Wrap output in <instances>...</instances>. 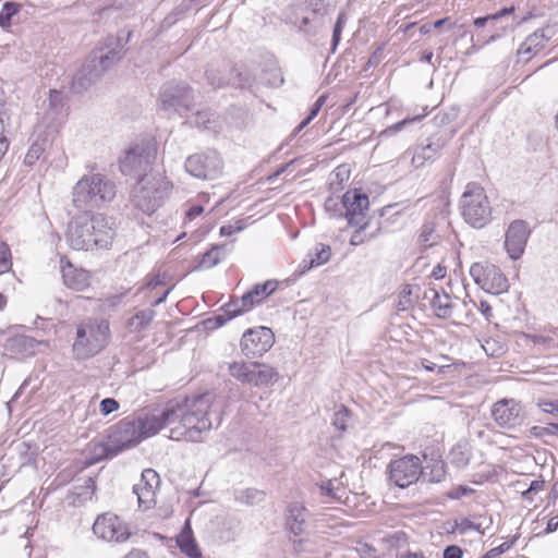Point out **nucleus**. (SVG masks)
<instances>
[{
    "mask_svg": "<svg viewBox=\"0 0 558 558\" xmlns=\"http://www.w3.org/2000/svg\"><path fill=\"white\" fill-rule=\"evenodd\" d=\"M105 342V330L99 324L80 326L73 343V353L76 359L84 360L98 353Z\"/></svg>",
    "mask_w": 558,
    "mask_h": 558,
    "instance_id": "obj_14",
    "label": "nucleus"
},
{
    "mask_svg": "<svg viewBox=\"0 0 558 558\" xmlns=\"http://www.w3.org/2000/svg\"><path fill=\"white\" fill-rule=\"evenodd\" d=\"M490 412L498 427L505 429H514L524 420L523 407L514 399L505 398L496 401Z\"/></svg>",
    "mask_w": 558,
    "mask_h": 558,
    "instance_id": "obj_17",
    "label": "nucleus"
},
{
    "mask_svg": "<svg viewBox=\"0 0 558 558\" xmlns=\"http://www.w3.org/2000/svg\"><path fill=\"white\" fill-rule=\"evenodd\" d=\"M306 3L313 15L325 16L335 9L337 0H306Z\"/></svg>",
    "mask_w": 558,
    "mask_h": 558,
    "instance_id": "obj_36",
    "label": "nucleus"
},
{
    "mask_svg": "<svg viewBox=\"0 0 558 558\" xmlns=\"http://www.w3.org/2000/svg\"><path fill=\"white\" fill-rule=\"evenodd\" d=\"M228 373L241 385L256 388L271 387L280 379L276 367L257 361L228 363Z\"/></svg>",
    "mask_w": 558,
    "mask_h": 558,
    "instance_id": "obj_4",
    "label": "nucleus"
},
{
    "mask_svg": "<svg viewBox=\"0 0 558 558\" xmlns=\"http://www.w3.org/2000/svg\"><path fill=\"white\" fill-rule=\"evenodd\" d=\"M324 206L326 211L330 213L333 217L344 218V215L342 214L344 211L343 196L341 197V199H339L338 197L329 196L325 201Z\"/></svg>",
    "mask_w": 558,
    "mask_h": 558,
    "instance_id": "obj_44",
    "label": "nucleus"
},
{
    "mask_svg": "<svg viewBox=\"0 0 558 558\" xmlns=\"http://www.w3.org/2000/svg\"><path fill=\"white\" fill-rule=\"evenodd\" d=\"M326 98H327V96L322 95L313 104V106L311 107L310 113L307 116L311 120H313L319 113L322 107L324 106V104L326 101Z\"/></svg>",
    "mask_w": 558,
    "mask_h": 558,
    "instance_id": "obj_59",
    "label": "nucleus"
},
{
    "mask_svg": "<svg viewBox=\"0 0 558 558\" xmlns=\"http://www.w3.org/2000/svg\"><path fill=\"white\" fill-rule=\"evenodd\" d=\"M319 489H320V494L323 496H327V497H330L332 499H337L339 500L340 497L338 496L337 494V490L335 489L333 487V483L331 480H328L326 482H323L320 485H319Z\"/></svg>",
    "mask_w": 558,
    "mask_h": 558,
    "instance_id": "obj_54",
    "label": "nucleus"
},
{
    "mask_svg": "<svg viewBox=\"0 0 558 558\" xmlns=\"http://www.w3.org/2000/svg\"><path fill=\"white\" fill-rule=\"evenodd\" d=\"M39 342L33 337L17 335L7 340V348L11 352L24 355H33Z\"/></svg>",
    "mask_w": 558,
    "mask_h": 558,
    "instance_id": "obj_27",
    "label": "nucleus"
},
{
    "mask_svg": "<svg viewBox=\"0 0 558 558\" xmlns=\"http://www.w3.org/2000/svg\"><path fill=\"white\" fill-rule=\"evenodd\" d=\"M463 550L461 547L457 545H449L445 548L442 553V558H462Z\"/></svg>",
    "mask_w": 558,
    "mask_h": 558,
    "instance_id": "obj_56",
    "label": "nucleus"
},
{
    "mask_svg": "<svg viewBox=\"0 0 558 558\" xmlns=\"http://www.w3.org/2000/svg\"><path fill=\"white\" fill-rule=\"evenodd\" d=\"M262 82L270 87H280L284 78L280 69L276 65H271L264 71Z\"/></svg>",
    "mask_w": 558,
    "mask_h": 558,
    "instance_id": "obj_40",
    "label": "nucleus"
},
{
    "mask_svg": "<svg viewBox=\"0 0 558 558\" xmlns=\"http://www.w3.org/2000/svg\"><path fill=\"white\" fill-rule=\"evenodd\" d=\"M323 17L324 16H317V15H314V17H310L307 15H302L300 19V24L298 26V31L307 37L316 36L322 26Z\"/></svg>",
    "mask_w": 558,
    "mask_h": 558,
    "instance_id": "obj_33",
    "label": "nucleus"
},
{
    "mask_svg": "<svg viewBox=\"0 0 558 558\" xmlns=\"http://www.w3.org/2000/svg\"><path fill=\"white\" fill-rule=\"evenodd\" d=\"M241 299L231 300L223 306V314L230 320L245 312L251 311V308H242Z\"/></svg>",
    "mask_w": 558,
    "mask_h": 558,
    "instance_id": "obj_47",
    "label": "nucleus"
},
{
    "mask_svg": "<svg viewBox=\"0 0 558 558\" xmlns=\"http://www.w3.org/2000/svg\"><path fill=\"white\" fill-rule=\"evenodd\" d=\"M433 293L430 300V306L435 311L437 317L446 319L452 315V303L449 294L442 293L440 294L438 291L430 289Z\"/></svg>",
    "mask_w": 558,
    "mask_h": 558,
    "instance_id": "obj_30",
    "label": "nucleus"
},
{
    "mask_svg": "<svg viewBox=\"0 0 558 558\" xmlns=\"http://www.w3.org/2000/svg\"><path fill=\"white\" fill-rule=\"evenodd\" d=\"M213 395L203 393L182 399H173L175 411L174 427L170 428L169 437L179 440L201 441L202 433L211 429L214 423H220V411L213 405Z\"/></svg>",
    "mask_w": 558,
    "mask_h": 558,
    "instance_id": "obj_1",
    "label": "nucleus"
},
{
    "mask_svg": "<svg viewBox=\"0 0 558 558\" xmlns=\"http://www.w3.org/2000/svg\"><path fill=\"white\" fill-rule=\"evenodd\" d=\"M143 439L135 420H123L109 428L107 434V459L137 445Z\"/></svg>",
    "mask_w": 558,
    "mask_h": 558,
    "instance_id": "obj_11",
    "label": "nucleus"
},
{
    "mask_svg": "<svg viewBox=\"0 0 558 558\" xmlns=\"http://www.w3.org/2000/svg\"><path fill=\"white\" fill-rule=\"evenodd\" d=\"M159 104L163 111L183 116L193 108V90L184 82H167L160 88Z\"/></svg>",
    "mask_w": 558,
    "mask_h": 558,
    "instance_id": "obj_8",
    "label": "nucleus"
},
{
    "mask_svg": "<svg viewBox=\"0 0 558 558\" xmlns=\"http://www.w3.org/2000/svg\"><path fill=\"white\" fill-rule=\"evenodd\" d=\"M530 436L534 438H542L545 436H553L550 423L547 426L534 425L529 429Z\"/></svg>",
    "mask_w": 558,
    "mask_h": 558,
    "instance_id": "obj_55",
    "label": "nucleus"
},
{
    "mask_svg": "<svg viewBox=\"0 0 558 558\" xmlns=\"http://www.w3.org/2000/svg\"><path fill=\"white\" fill-rule=\"evenodd\" d=\"M457 529L458 531L461 533V534H464L465 532L470 531V530H474V531H477L480 533H484L482 530H481V524H477L473 521H471L470 519L468 518H463L460 523H457Z\"/></svg>",
    "mask_w": 558,
    "mask_h": 558,
    "instance_id": "obj_51",
    "label": "nucleus"
},
{
    "mask_svg": "<svg viewBox=\"0 0 558 558\" xmlns=\"http://www.w3.org/2000/svg\"><path fill=\"white\" fill-rule=\"evenodd\" d=\"M307 517L308 510L303 504L299 501L290 502L286 512V526L289 532L294 536L302 535L306 529Z\"/></svg>",
    "mask_w": 558,
    "mask_h": 558,
    "instance_id": "obj_22",
    "label": "nucleus"
},
{
    "mask_svg": "<svg viewBox=\"0 0 558 558\" xmlns=\"http://www.w3.org/2000/svg\"><path fill=\"white\" fill-rule=\"evenodd\" d=\"M155 311L144 310L129 319V326L133 331H141L145 329L154 319Z\"/></svg>",
    "mask_w": 558,
    "mask_h": 558,
    "instance_id": "obj_35",
    "label": "nucleus"
},
{
    "mask_svg": "<svg viewBox=\"0 0 558 558\" xmlns=\"http://www.w3.org/2000/svg\"><path fill=\"white\" fill-rule=\"evenodd\" d=\"M331 257V248L329 245L317 243L314 252H310L305 259L300 264L301 274L313 267H318L327 263Z\"/></svg>",
    "mask_w": 558,
    "mask_h": 558,
    "instance_id": "obj_25",
    "label": "nucleus"
},
{
    "mask_svg": "<svg viewBox=\"0 0 558 558\" xmlns=\"http://www.w3.org/2000/svg\"><path fill=\"white\" fill-rule=\"evenodd\" d=\"M131 32H128L126 34L122 32L121 35H118L117 37H107V63H113L123 58L126 51L125 45L128 44Z\"/></svg>",
    "mask_w": 558,
    "mask_h": 558,
    "instance_id": "obj_26",
    "label": "nucleus"
},
{
    "mask_svg": "<svg viewBox=\"0 0 558 558\" xmlns=\"http://www.w3.org/2000/svg\"><path fill=\"white\" fill-rule=\"evenodd\" d=\"M513 12H514V7L513 5H511L509 8H504V9L499 10L498 12H496L494 14H488V15H485V16L476 17L473 21V24H474L475 27L481 28V27L486 26L488 24V22H498L502 17H505L506 15H509V14H511Z\"/></svg>",
    "mask_w": 558,
    "mask_h": 558,
    "instance_id": "obj_41",
    "label": "nucleus"
},
{
    "mask_svg": "<svg viewBox=\"0 0 558 558\" xmlns=\"http://www.w3.org/2000/svg\"><path fill=\"white\" fill-rule=\"evenodd\" d=\"M470 275L474 282L487 293L501 294L508 291V279L499 267L489 262L473 263Z\"/></svg>",
    "mask_w": 558,
    "mask_h": 558,
    "instance_id": "obj_10",
    "label": "nucleus"
},
{
    "mask_svg": "<svg viewBox=\"0 0 558 558\" xmlns=\"http://www.w3.org/2000/svg\"><path fill=\"white\" fill-rule=\"evenodd\" d=\"M487 25H489V28L494 32L486 40L487 44L499 39L508 27V24H504L501 20L498 22H488Z\"/></svg>",
    "mask_w": 558,
    "mask_h": 558,
    "instance_id": "obj_49",
    "label": "nucleus"
},
{
    "mask_svg": "<svg viewBox=\"0 0 558 558\" xmlns=\"http://www.w3.org/2000/svg\"><path fill=\"white\" fill-rule=\"evenodd\" d=\"M177 544L181 551L189 558H201V551L197 547L189 522L185 523L183 530L177 537Z\"/></svg>",
    "mask_w": 558,
    "mask_h": 558,
    "instance_id": "obj_29",
    "label": "nucleus"
},
{
    "mask_svg": "<svg viewBox=\"0 0 558 558\" xmlns=\"http://www.w3.org/2000/svg\"><path fill=\"white\" fill-rule=\"evenodd\" d=\"M105 236V217L101 213L92 215L89 221L78 225L71 223L68 241L72 248L89 251L98 246Z\"/></svg>",
    "mask_w": 558,
    "mask_h": 558,
    "instance_id": "obj_7",
    "label": "nucleus"
},
{
    "mask_svg": "<svg viewBox=\"0 0 558 558\" xmlns=\"http://www.w3.org/2000/svg\"><path fill=\"white\" fill-rule=\"evenodd\" d=\"M344 198V218L350 226L365 222V213L369 207V199L366 193L360 190H349L343 194Z\"/></svg>",
    "mask_w": 558,
    "mask_h": 558,
    "instance_id": "obj_18",
    "label": "nucleus"
},
{
    "mask_svg": "<svg viewBox=\"0 0 558 558\" xmlns=\"http://www.w3.org/2000/svg\"><path fill=\"white\" fill-rule=\"evenodd\" d=\"M85 174L73 187V205L85 213L101 209L105 203V179L97 165L88 166Z\"/></svg>",
    "mask_w": 558,
    "mask_h": 558,
    "instance_id": "obj_3",
    "label": "nucleus"
},
{
    "mask_svg": "<svg viewBox=\"0 0 558 558\" xmlns=\"http://www.w3.org/2000/svg\"><path fill=\"white\" fill-rule=\"evenodd\" d=\"M93 533L100 539H105V513L97 515L93 526Z\"/></svg>",
    "mask_w": 558,
    "mask_h": 558,
    "instance_id": "obj_53",
    "label": "nucleus"
},
{
    "mask_svg": "<svg viewBox=\"0 0 558 558\" xmlns=\"http://www.w3.org/2000/svg\"><path fill=\"white\" fill-rule=\"evenodd\" d=\"M143 482L148 485V488L134 485L133 492L137 496L138 507L147 510L155 504V489L158 487L160 478L155 470L146 469L143 471Z\"/></svg>",
    "mask_w": 558,
    "mask_h": 558,
    "instance_id": "obj_20",
    "label": "nucleus"
},
{
    "mask_svg": "<svg viewBox=\"0 0 558 558\" xmlns=\"http://www.w3.org/2000/svg\"><path fill=\"white\" fill-rule=\"evenodd\" d=\"M169 189L170 182L166 178L158 172L149 171L133 186L132 202L137 209L150 216L163 204Z\"/></svg>",
    "mask_w": 558,
    "mask_h": 558,
    "instance_id": "obj_2",
    "label": "nucleus"
},
{
    "mask_svg": "<svg viewBox=\"0 0 558 558\" xmlns=\"http://www.w3.org/2000/svg\"><path fill=\"white\" fill-rule=\"evenodd\" d=\"M44 151H45V147H44L43 143H39V142L33 143L27 150V154L24 158V162L28 166H32L39 159V157L43 155Z\"/></svg>",
    "mask_w": 558,
    "mask_h": 558,
    "instance_id": "obj_48",
    "label": "nucleus"
},
{
    "mask_svg": "<svg viewBox=\"0 0 558 558\" xmlns=\"http://www.w3.org/2000/svg\"><path fill=\"white\" fill-rule=\"evenodd\" d=\"M347 22V15L345 13L341 12L339 13L337 21L335 23L333 29H332V38L330 44V52L335 53L337 50V47L341 40V33L343 31V27Z\"/></svg>",
    "mask_w": 558,
    "mask_h": 558,
    "instance_id": "obj_43",
    "label": "nucleus"
},
{
    "mask_svg": "<svg viewBox=\"0 0 558 558\" xmlns=\"http://www.w3.org/2000/svg\"><path fill=\"white\" fill-rule=\"evenodd\" d=\"M49 108L53 113V120L65 114V102L61 92L51 89L49 92Z\"/></svg>",
    "mask_w": 558,
    "mask_h": 558,
    "instance_id": "obj_38",
    "label": "nucleus"
},
{
    "mask_svg": "<svg viewBox=\"0 0 558 558\" xmlns=\"http://www.w3.org/2000/svg\"><path fill=\"white\" fill-rule=\"evenodd\" d=\"M222 248L223 245H214L210 250L206 251L202 256L198 267L209 269L218 265L222 258Z\"/></svg>",
    "mask_w": 558,
    "mask_h": 558,
    "instance_id": "obj_37",
    "label": "nucleus"
},
{
    "mask_svg": "<svg viewBox=\"0 0 558 558\" xmlns=\"http://www.w3.org/2000/svg\"><path fill=\"white\" fill-rule=\"evenodd\" d=\"M447 144V137L434 135L427 138V143L417 147L412 157V163L415 168H421L426 161H434Z\"/></svg>",
    "mask_w": 558,
    "mask_h": 558,
    "instance_id": "obj_21",
    "label": "nucleus"
},
{
    "mask_svg": "<svg viewBox=\"0 0 558 558\" xmlns=\"http://www.w3.org/2000/svg\"><path fill=\"white\" fill-rule=\"evenodd\" d=\"M105 72V53L101 49L93 51L83 66L74 75L71 90L82 94L87 90Z\"/></svg>",
    "mask_w": 558,
    "mask_h": 558,
    "instance_id": "obj_15",
    "label": "nucleus"
},
{
    "mask_svg": "<svg viewBox=\"0 0 558 558\" xmlns=\"http://www.w3.org/2000/svg\"><path fill=\"white\" fill-rule=\"evenodd\" d=\"M525 337L535 344H549L553 342L551 337H545L541 335H525Z\"/></svg>",
    "mask_w": 558,
    "mask_h": 558,
    "instance_id": "obj_62",
    "label": "nucleus"
},
{
    "mask_svg": "<svg viewBox=\"0 0 558 558\" xmlns=\"http://www.w3.org/2000/svg\"><path fill=\"white\" fill-rule=\"evenodd\" d=\"M383 52H384V48L383 47H378L373 53L372 56L369 57L366 65L367 66H376L381 58H383Z\"/></svg>",
    "mask_w": 558,
    "mask_h": 558,
    "instance_id": "obj_61",
    "label": "nucleus"
},
{
    "mask_svg": "<svg viewBox=\"0 0 558 558\" xmlns=\"http://www.w3.org/2000/svg\"><path fill=\"white\" fill-rule=\"evenodd\" d=\"M275 336L268 327H257L247 329L240 340L242 354L248 359L260 357L274 345Z\"/></svg>",
    "mask_w": 558,
    "mask_h": 558,
    "instance_id": "obj_16",
    "label": "nucleus"
},
{
    "mask_svg": "<svg viewBox=\"0 0 558 558\" xmlns=\"http://www.w3.org/2000/svg\"><path fill=\"white\" fill-rule=\"evenodd\" d=\"M437 223L435 219H426L420 228L417 244L421 248L426 250L438 244L440 234L436 230Z\"/></svg>",
    "mask_w": 558,
    "mask_h": 558,
    "instance_id": "obj_28",
    "label": "nucleus"
},
{
    "mask_svg": "<svg viewBox=\"0 0 558 558\" xmlns=\"http://www.w3.org/2000/svg\"><path fill=\"white\" fill-rule=\"evenodd\" d=\"M209 122V114L207 111H197L194 117L189 120V123L197 128H207Z\"/></svg>",
    "mask_w": 558,
    "mask_h": 558,
    "instance_id": "obj_52",
    "label": "nucleus"
},
{
    "mask_svg": "<svg viewBox=\"0 0 558 558\" xmlns=\"http://www.w3.org/2000/svg\"><path fill=\"white\" fill-rule=\"evenodd\" d=\"M10 114L5 105L0 104V161L9 148V141L5 135L9 125Z\"/></svg>",
    "mask_w": 558,
    "mask_h": 558,
    "instance_id": "obj_34",
    "label": "nucleus"
},
{
    "mask_svg": "<svg viewBox=\"0 0 558 558\" xmlns=\"http://www.w3.org/2000/svg\"><path fill=\"white\" fill-rule=\"evenodd\" d=\"M60 263L62 279L68 288L83 291L89 286V275L86 270L75 268L69 260L64 263V257L60 258Z\"/></svg>",
    "mask_w": 558,
    "mask_h": 558,
    "instance_id": "obj_23",
    "label": "nucleus"
},
{
    "mask_svg": "<svg viewBox=\"0 0 558 558\" xmlns=\"http://www.w3.org/2000/svg\"><path fill=\"white\" fill-rule=\"evenodd\" d=\"M155 158V144L149 140H143L130 145L123 156L119 158V169L124 175H137L140 179L144 173L153 171L151 163Z\"/></svg>",
    "mask_w": 558,
    "mask_h": 558,
    "instance_id": "obj_6",
    "label": "nucleus"
},
{
    "mask_svg": "<svg viewBox=\"0 0 558 558\" xmlns=\"http://www.w3.org/2000/svg\"><path fill=\"white\" fill-rule=\"evenodd\" d=\"M21 10V4L16 2H5L0 11V26L8 29L12 25V17Z\"/></svg>",
    "mask_w": 558,
    "mask_h": 558,
    "instance_id": "obj_39",
    "label": "nucleus"
},
{
    "mask_svg": "<svg viewBox=\"0 0 558 558\" xmlns=\"http://www.w3.org/2000/svg\"><path fill=\"white\" fill-rule=\"evenodd\" d=\"M229 319L225 314L209 317L203 322L206 329H216L223 326Z\"/></svg>",
    "mask_w": 558,
    "mask_h": 558,
    "instance_id": "obj_50",
    "label": "nucleus"
},
{
    "mask_svg": "<svg viewBox=\"0 0 558 558\" xmlns=\"http://www.w3.org/2000/svg\"><path fill=\"white\" fill-rule=\"evenodd\" d=\"M445 464L442 462H438L434 465L430 477V482H440L445 477Z\"/></svg>",
    "mask_w": 558,
    "mask_h": 558,
    "instance_id": "obj_57",
    "label": "nucleus"
},
{
    "mask_svg": "<svg viewBox=\"0 0 558 558\" xmlns=\"http://www.w3.org/2000/svg\"><path fill=\"white\" fill-rule=\"evenodd\" d=\"M368 223H369L368 221L355 223V227H357V229L353 232V234L350 239L351 245H353V246L361 245L365 241L375 238L379 233L380 228H377V230L375 232L371 233L368 236L364 235L363 232L368 227ZM352 227H354V225Z\"/></svg>",
    "mask_w": 558,
    "mask_h": 558,
    "instance_id": "obj_42",
    "label": "nucleus"
},
{
    "mask_svg": "<svg viewBox=\"0 0 558 558\" xmlns=\"http://www.w3.org/2000/svg\"><path fill=\"white\" fill-rule=\"evenodd\" d=\"M204 213V207L202 205H192L189 210L186 211V218L189 220H193L199 215Z\"/></svg>",
    "mask_w": 558,
    "mask_h": 558,
    "instance_id": "obj_63",
    "label": "nucleus"
},
{
    "mask_svg": "<svg viewBox=\"0 0 558 558\" xmlns=\"http://www.w3.org/2000/svg\"><path fill=\"white\" fill-rule=\"evenodd\" d=\"M462 217L474 228L485 227L492 219V207L484 189L475 182L465 186L460 201Z\"/></svg>",
    "mask_w": 558,
    "mask_h": 558,
    "instance_id": "obj_5",
    "label": "nucleus"
},
{
    "mask_svg": "<svg viewBox=\"0 0 558 558\" xmlns=\"http://www.w3.org/2000/svg\"><path fill=\"white\" fill-rule=\"evenodd\" d=\"M108 527L111 532V538L118 543L125 542L131 536L129 525L123 522L118 515L107 518Z\"/></svg>",
    "mask_w": 558,
    "mask_h": 558,
    "instance_id": "obj_32",
    "label": "nucleus"
},
{
    "mask_svg": "<svg viewBox=\"0 0 558 558\" xmlns=\"http://www.w3.org/2000/svg\"><path fill=\"white\" fill-rule=\"evenodd\" d=\"M301 16L302 15H300L298 13V9L296 8H290V11L286 15V23L290 24V25H293V26H295L298 28V26L300 24Z\"/></svg>",
    "mask_w": 558,
    "mask_h": 558,
    "instance_id": "obj_60",
    "label": "nucleus"
},
{
    "mask_svg": "<svg viewBox=\"0 0 558 558\" xmlns=\"http://www.w3.org/2000/svg\"><path fill=\"white\" fill-rule=\"evenodd\" d=\"M544 486H545V481H543V480L532 481L529 488L522 493V496L524 498H529L530 494L537 493V492L542 490L544 488Z\"/></svg>",
    "mask_w": 558,
    "mask_h": 558,
    "instance_id": "obj_58",
    "label": "nucleus"
},
{
    "mask_svg": "<svg viewBox=\"0 0 558 558\" xmlns=\"http://www.w3.org/2000/svg\"><path fill=\"white\" fill-rule=\"evenodd\" d=\"M174 416L175 411L172 400H170L161 407L143 411L135 422L144 439L156 435L163 427L174 425Z\"/></svg>",
    "mask_w": 558,
    "mask_h": 558,
    "instance_id": "obj_12",
    "label": "nucleus"
},
{
    "mask_svg": "<svg viewBox=\"0 0 558 558\" xmlns=\"http://www.w3.org/2000/svg\"><path fill=\"white\" fill-rule=\"evenodd\" d=\"M544 412L558 415V401H549L539 404Z\"/></svg>",
    "mask_w": 558,
    "mask_h": 558,
    "instance_id": "obj_64",
    "label": "nucleus"
},
{
    "mask_svg": "<svg viewBox=\"0 0 558 558\" xmlns=\"http://www.w3.org/2000/svg\"><path fill=\"white\" fill-rule=\"evenodd\" d=\"M388 474L391 483L399 488H407L423 475L422 461L414 454L395 459L388 465Z\"/></svg>",
    "mask_w": 558,
    "mask_h": 558,
    "instance_id": "obj_13",
    "label": "nucleus"
},
{
    "mask_svg": "<svg viewBox=\"0 0 558 558\" xmlns=\"http://www.w3.org/2000/svg\"><path fill=\"white\" fill-rule=\"evenodd\" d=\"M278 288V281L267 280L264 283H257L252 290L244 293L241 298L242 308H253L259 305L266 298L271 295Z\"/></svg>",
    "mask_w": 558,
    "mask_h": 558,
    "instance_id": "obj_24",
    "label": "nucleus"
},
{
    "mask_svg": "<svg viewBox=\"0 0 558 558\" xmlns=\"http://www.w3.org/2000/svg\"><path fill=\"white\" fill-rule=\"evenodd\" d=\"M530 229L524 220H514L510 223L505 239V248L511 259H518L522 256Z\"/></svg>",
    "mask_w": 558,
    "mask_h": 558,
    "instance_id": "obj_19",
    "label": "nucleus"
},
{
    "mask_svg": "<svg viewBox=\"0 0 558 558\" xmlns=\"http://www.w3.org/2000/svg\"><path fill=\"white\" fill-rule=\"evenodd\" d=\"M234 500L245 506H255L265 500L266 493L264 490L248 487L244 489H235L233 493Z\"/></svg>",
    "mask_w": 558,
    "mask_h": 558,
    "instance_id": "obj_31",
    "label": "nucleus"
},
{
    "mask_svg": "<svg viewBox=\"0 0 558 558\" xmlns=\"http://www.w3.org/2000/svg\"><path fill=\"white\" fill-rule=\"evenodd\" d=\"M12 268V254L5 242H0V275Z\"/></svg>",
    "mask_w": 558,
    "mask_h": 558,
    "instance_id": "obj_46",
    "label": "nucleus"
},
{
    "mask_svg": "<svg viewBox=\"0 0 558 558\" xmlns=\"http://www.w3.org/2000/svg\"><path fill=\"white\" fill-rule=\"evenodd\" d=\"M184 167L196 179L215 180L222 174L223 160L217 150L208 149L189 156Z\"/></svg>",
    "mask_w": 558,
    "mask_h": 558,
    "instance_id": "obj_9",
    "label": "nucleus"
},
{
    "mask_svg": "<svg viewBox=\"0 0 558 558\" xmlns=\"http://www.w3.org/2000/svg\"><path fill=\"white\" fill-rule=\"evenodd\" d=\"M350 415H351L350 410L347 407L341 404L339 407V409L333 414L332 425L337 429L344 432L347 429V424L350 418Z\"/></svg>",
    "mask_w": 558,
    "mask_h": 558,
    "instance_id": "obj_45",
    "label": "nucleus"
}]
</instances>
